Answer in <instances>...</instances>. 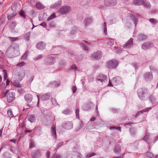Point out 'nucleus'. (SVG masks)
I'll return each instance as SVG.
<instances>
[{"instance_id": "f257e3e1", "label": "nucleus", "mask_w": 158, "mask_h": 158, "mask_svg": "<svg viewBox=\"0 0 158 158\" xmlns=\"http://www.w3.org/2000/svg\"><path fill=\"white\" fill-rule=\"evenodd\" d=\"M19 46L18 45L12 44L6 52V56L8 58L15 57L19 55Z\"/></svg>"}, {"instance_id": "f03ea898", "label": "nucleus", "mask_w": 158, "mask_h": 158, "mask_svg": "<svg viewBox=\"0 0 158 158\" xmlns=\"http://www.w3.org/2000/svg\"><path fill=\"white\" fill-rule=\"evenodd\" d=\"M137 93L139 98L142 100H145L149 95L148 89L145 87L139 89Z\"/></svg>"}, {"instance_id": "7ed1b4c3", "label": "nucleus", "mask_w": 158, "mask_h": 158, "mask_svg": "<svg viewBox=\"0 0 158 158\" xmlns=\"http://www.w3.org/2000/svg\"><path fill=\"white\" fill-rule=\"evenodd\" d=\"M4 98H6L8 103L12 102L15 99V93L13 92H10L9 90L2 94Z\"/></svg>"}, {"instance_id": "20e7f679", "label": "nucleus", "mask_w": 158, "mask_h": 158, "mask_svg": "<svg viewBox=\"0 0 158 158\" xmlns=\"http://www.w3.org/2000/svg\"><path fill=\"white\" fill-rule=\"evenodd\" d=\"M71 9V7L69 6H63L57 10V13L60 15H66L69 12Z\"/></svg>"}, {"instance_id": "39448f33", "label": "nucleus", "mask_w": 158, "mask_h": 158, "mask_svg": "<svg viewBox=\"0 0 158 158\" xmlns=\"http://www.w3.org/2000/svg\"><path fill=\"white\" fill-rule=\"evenodd\" d=\"M118 65V62L115 59H112L107 63V67L110 69H115Z\"/></svg>"}, {"instance_id": "423d86ee", "label": "nucleus", "mask_w": 158, "mask_h": 158, "mask_svg": "<svg viewBox=\"0 0 158 158\" xmlns=\"http://www.w3.org/2000/svg\"><path fill=\"white\" fill-rule=\"evenodd\" d=\"M121 79L119 77L117 76L112 78L111 80H109L108 86L112 87L113 86L118 85L121 83Z\"/></svg>"}, {"instance_id": "0eeeda50", "label": "nucleus", "mask_w": 158, "mask_h": 158, "mask_svg": "<svg viewBox=\"0 0 158 158\" xmlns=\"http://www.w3.org/2000/svg\"><path fill=\"white\" fill-rule=\"evenodd\" d=\"M78 153L75 152H67L64 155L63 158H77Z\"/></svg>"}, {"instance_id": "6e6552de", "label": "nucleus", "mask_w": 158, "mask_h": 158, "mask_svg": "<svg viewBox=\"0 0 158 158\" xmlns=\"http://www.w3.org/2000/svg\"><path fill=\"white\" fill-rule=\"evenodd\" d=\"M25 76V72L23 70H21L19 71L17 73V81H21L23 78Z\"/></svg>"}, {"instance_id": "1a4fd4ad", "label": "nucleus", "mask_w": 158, "mask_h": 158, "mask_svg": "<svg viewBox=\"0 0 158 158\" xmlns=\"http://www.w3.org/2000/svg\"><path fill=\"white\" fill-rule=\"evenodd\" d=\"M33 158H39L41 156V153L39 149H36L32 151L31 153Z\"/></svg>"}, {"instance_id": "9d476101", "label": "nucleus", "mask_w": 158, "mask_h": 158, "mask_svg": "<svg viewBox=\"0 0 158 158\" xmlns=\"http://www.w3.org/2000/svg\"><path fill=\"white\" fill-rule=\"evenodd\" d=\"M62 127L66 129L69 130L73 127V123L71 121H68L63 123L62 124Z\"/></svg>"}, {"instance_id": "9b49d317", "label": "nucleus", "mask_w": 158, "mask_h": 158, "mask_svg": "<svg viewBox=\"0 0 158 158\" xmlns=\"http://www.w3.org/2000/svg\"><path fill=\"white\" fill-rule=\"evenodd\" d=\"M102 52L100 51H98L92 55L91 57L95 59L99 60L102 57Z\"/></svg>"}, {"instance_id": "f8f14e48", "label": "nucleus", "mask_w": 158, "mask_h": 158, "mask_svg": "<svg viewBox=\"0 0 158 158\" xmlns=\"http://www.w3.org/2000/svg\"><path fill=\"white\" fill-rule=\"evenodd\" d=\"M55 62V59L52 56H49L45 60V62L47 65H51Z\"/></svg>"}, {"instance_id": "ddd939ff", "label": "nucleus", "mask_w": 158, "mask_h": 158, "mask_svg": "<svg viewBox=\"0 0 158 158\" xmlns=\"http://www.w3.org/2000/svg\"><path fill=\"white\" fill-rule=\"evenodd\" d=\"M109 0H105L104 2L105 6H115L117 4L116 0H113V2H110Z\"/></svg>"}, {"instance_id": "4468645a", "label": "nucleus", "mask_w": 158, "mask_h": 158, "mask_svg": "<svg viewBox=\"0 0 158 158\" xmlns=\"http://www.w3.org/2000/svg\"><path fill=\"white\" fill-rule=\"evenodd\" d=\"M133 39L131 38L130 39L123 45V47L126 48H129L132 47L133 45Z\"/></svg>"}, {"instance_id": "2eb2a0df", "label": "nucleus", "mask_w": 158, "mask_h": 158, "mask_svg": "<svg viewBox=\"0 0 158 158\" xmlns=\"http://www.w3.org/2000/svg\"><path fill=\"white\" fill-rule=\"evenodd\" d=\"M121 151V146L119 144H117L115 146L114 152L115 153L119 154L120 153Z\"/></svg>"}, {"instance_id": "dca6fc26", "label": "nucleus", "mask_w": 158, "mask_h": 158, "mask_svg": "<svg viewBox=\"0 0 158 158\" xmlns=\"http://www.w3.org/2000/svg\"><path fill=\"white\" fill-rule=\"evenodd\" d=\"M46 46L45 43L43 42L38 43L36 45V47L38 49L42 50L45 48Z\"/></svg>"}, {"instance_id": "f3484780", "label": "nucleus", "mask_w": 158, "mask_h": 158, "mask_svg": "<svg viewBox=\"0 0 158 158\" xmlns=\"http://www.w3.org/2000/svg\"><path fill=\"white\" fill-rule=\"evenodd\" d=\"M24 99L27 102V103H30L31 102L33 99V96H32L29 94H26L24 96Z\"/></svg>"}, {"instance_id": "a211bd4d", "label": "nucleus", "mask_w": 158, "mask_h": 158, "mask_svg": "<svg viewBox=\"0 0 158 158\" xmlns=\"http://www.w3.org/2000/svg\"><path fill=\"white\" fill-rule=\"evenodd\" d=\"M106 79V76L102 74L99 75V76L97 77V80L98 81H100V82L103 83V82H105V80Z\"/></svg>"}, {"instance_id": "6ab92c4d", "label": "nucleus", "mask_w": 158, "mask_h": 158, "mask_svg": "<svg viewBox=\"0 0 158 158\" xmlns=\"http://www.w3.org/2000/svg\"><path fill=\"white\" fill-rule=\"evenodd\" d=\"M51 133L52 136L54 139L56 138V128L54 126L52 125L51 128Z\"/></svg>"}, {"instance_id": "aec40b11", "label": "nucleus", "mask_w": 158, "mask_h": 158, "mask_svg": "<svg viewBox=\"0 0 158 158\" xmlns=\"http://www.w3.org/2000/svg\"><path fill=\"white\" fill-rule=\"evenodd\" d=\"M61 1H59L51 5L50 8L52 9H56L61 6Z\"/></svg>"}, {"instance_id": "412c9836", "label": "nucleus", "mask_w": 158, "mask_h": 158, "mask_svg": "<svg viewBox=\"0 0 158 158\" xmlns=\"http://www.w3.org/2000/svg\"><path fill=\"white\" fill-rule=\"evenodd\" d=\"M51 94L49 93H47L42 96L41 100L42 101H46L48 100L50 98Z\"/></svg>"}, {"instance_id": "4be33fe9", "label": "nucleus", "mask_w": 158, "mask_h": 158, "mask_svg": "<svg viewBox=\"0 0 158 158\" xmlns=\"http://www.w3.org/2000/svg\"><path fill=\"white\" fill-rule=\"evenodd\" d=\"M152 46V43L146 42L144 43L142 45V48L144 50Z\"/></svg>"}, {"instance_id": "5701e85b", "label": "nucleus", "mask_w": 158, "mask_h": 158, "mask_svg": "<svg viewBox=\"0 0 158 158\" xmlns=\"http://www.w3.org/2000/svg\"><path fill=\"white\" fill-rule=\"evenodd\" d=\"M144 77L146 81L150 80L152 78V75L151 73H147L144 74Z\"/></svg>"}, {"instance_id": "b1692460", "label": "nucleus", "mask_w": 158, "mask_h": 158, "mask_svg": "<svg viewBox=\"0 0 158 158\" xmlns=\"http://www.w3.org/2000/svg\"><path fill=\"white\" fill-rule=\"evenodd\" d=\"M144 1L143 0H134L133 3L135 5L141 6L143 5Z\"/></svg>"}, {"instance_id": "393cba45", "label": "nucleus", "mask_w": 158, "mask_h": 158, "mask_svg": "<svg viewBox=\"0 0 158 158\" xmlns=\"http://www.w3.org/2000/svg\"><path fill=\"white\" fill-rule=\"evenodd\" d=\"M147 38V36L143 34H140L138 36V40L140 41L145 40Z\"/></svg>"}, {"instance_id": "a878e982", "label": "nucleus", "mask_w": 158, "mask_h": 158, "mask_svg": "<svg viewBox=\"0 0 158 158\" xmlns=\"http://www.w3.org/2000/svg\"><path fill=\"white\" fill-rule=\"evenodd\" d=\"M19 81H17V79H14L13 82V85L15 87L20 88L21 87V85L19 83Z\"/></svg>"}, {"instance_id": "bb28decb", "label": "nucleus", "mask_w": 158, "mask_h": 158, "mask_svg": "<svg viewBox=\"0 0 158 158\" xmlns=\"http://www.w3.org/2000/svg\"><path fill=\"white\" fill-rule=\"evenodd\" d=\"M28 120L31 123H34L35 121V116L34 114L30 115L28 118Z\"/></svg>"}, {"instance_id": "cd10ccee", "label": "nucleus", "mask_w": 158, "mask_h": 158, "mask_svg": "<svg viewBox=\"0 0 158 158\" xmlns=\"http://www.w3.org/2000/svg\"><path fill=\"white\" fill-rule=\"evenodd\" d=\"M131 18L132 20L134 22L135 24V26L136 25V22L137 20V17L135 15H131Z\"/></svg>"}, {"instance_id": "c85d7f7f", "label": "nucleus", "mask_w": 158, "mask_h": 158, "mask_svg": "<svg viewBox=\"0 0 158 158\" xmlns=\"http://www.w3.org/2000/svg\"><path fill=\"white\" fill-rule=\"evenodd\" d=\"M89 105H85L84 106L83 108V110H84L85 111H87V110H90V109L91 108L90 107H89L88 106H89V104H92V105L94 106L93 103H92L91 102H89Z\"/></svg>"}, {"instance_id": "c756f323", "label": "nucleus", "mask_w": 158, "mask_h": 158, "mask_svg": "<svg viewBox=\"0 0 158 158\" xmlns=\"http://www.w3.org/2000/svg\"><path fill=\"white\" fill-rule=\"evenodd\" d=\"M152 109L151 108H148L145 109H143L139 112H138L136 114H137L138 116L141 114H143L144 112H146L147 111H148Z\"/></svg>"}, {"instance_id": "7c9ffc66", "label": "nucleus", "mask_w": 158, "mask_h": 158, "mask_svg": "<svg viewBox=\"0 0 158 158\" xmlns=\"http://www.w3.org/2000/svg\"><path fill=\"white\" fill-rule=\"evenodd\" d=\"M92 19L90 18H87L85 19L84 23L85 25H86L90 23L92 21Z\"/></svg>"}, {"instance_id": "2f4dec72", "label": "nucleus", "mask_w": 158, "mask_h": 158, "mask_svg": "<svg viewBox=\"0 0 158 158\" xmlns=\"http://www.w3.org/2000/svg\"><path fill=\"white\" fill-rule=\"evenodd\" d=\"M36 7L39 9H43L44 7V6L41 3L38 2L36 3Z\"/></svg>"}, {"instance_id": "473e14b6", "label": "nucleus", "mask_w": 158, "mask_h": 158, "mask_svg": "<svg viewBox=\"0 0 158 158\" xmlns=\"http://www.w3.org/2000/svg\"><path fill=\"white\" fill-rule=\"evenodd\" d=\"M35 143L33 140H31L29 143V148L31 149L35 147Z\"/></svg>"}, {"instance_id": "72a5a7b5", "label": "nucleus", "mask_w": 158, "mask_h": 158, "mask_svg": "<svg viewBox=\"0 0 158 158\" xmlns=\"http://www.w3.org/2000/svg\"><path fill=\"white\" fill-rule=\"evenodd\" d=\"M31 35L30 32H28L25 34L24 35V38L27 41H29L30 39V37Z\"/></svg>"}, {"instance_id": "f704fd0d", "label": "nucleus", "mask_w": 158, "mask_h": 158, "mask_svg": "<svg viewBox=\"0 0 158 158\" xmlns=\"http://www.w3.org/2000/svg\"><path fill=\"white\" fill-rule=\"evenodd\" d=\"M143 5L145 7L149 8L151 7V5L150 4L149 2L147 1H144V3Z\"/></svg>"}, {"instance_id": "c9c22d12", "label": "nucleus", "mask_w": 158, "mask_h": 158, "mask_svg": "<svg viewBox=\"0 0 158 158\" xmlns=\"http://www.w3.org/2000/svg\"><path fill=\"white\" fill-rule=\"evenodd\" d=\"M3 156L4 158H10L11 157L10 154L7 152H4Z\"/></svg>"}, {"instance_id": "e433bc0d", "label": "nucleus", "mask_w": 158, "mask_h": 158, "mask_svg": "<svg viewBox=\"0 0 158 158\" xmlns=\"http://www.w3.org/2000/svg\"><path fill=\"white\" fill-rule=\"evenodd\" d=\"M146 156L148 158H151L153 156V154L151 152H148L146 153Z\"/></svg>"}, {"instance_id": "4c0bfd02", "label": "nucleus", "mask_w": 158, "mask_h": 158, "mask_svg": "<svg viewBox=\"0 0 158 158\" xmlns=\"http://www.w3.org/2000/svg\"><path fill=\"white\" fill-rule=\"evenodd\" d=\"M95 155V153L93 152L89 153L86 154L85 156L86 158H89Z\"/></svg>"}, {"instance_id": "58836bf2", "label": "nucleus", "mask_w": 158, "mask_h": 158, "mask_svg": "<svg viewBox=\"0 0 158 158\" xmlns=\"http://www.w3.org/2000/svg\"><path fill=\"white\" fill-rule=\"evenodd\" d=\"M56 17V14L55 13H53L47 19V21H49Z\"/></svg>"}, {"instance_id": "ea45409f", "label": "nucleus", "mask_w": 158, "mask_h": 158, "mask_svg": "<svg viewBox=\"0 0 158 158\" xmlns=\"http://www.w3.org/2000/svg\"><path fill=\"white\" fill-rule=\"evenodd\" d=\"M7 113L8 116L10 118H12L14 117L12 112L11 110H7Z\"/></svg>"}, {"instance_id": "a19ab883", "label": "nucleus", "mask_w": 158, "mask_h": 158, "mask_svg": "<svg viewBox=\"0 0 158 158\" xmlns=\"http://www.w3.org/2000/svg\"><path fill=\"white\" fill-rule=\"evenodd\" d=\"M28 53V51H26L25 52L23 55L22 56L21 59L22 60H24L26 58Z\"/></svg>"}, {"instance_id": "79ce46f5", "label": "nucleus", "mask_w": 158, "mask_h": 158, "mask_svg": "<svg viewBox=\"0 0 158 158\" xmlns=\"http://www.w3.org/2000/svg\"><path fill=\"white\" fill-rule=\"evenodd\" d=\"M148 135H146L142 139L145 141L148 144H149L150 142L148 141Z\"/></svg>"}, {"instance_id": "37998d69", "label": "nucleus", "mask_w": 158, "mask_h": 158, "mask_svg": "<svg viewBox=\"0 0 158 158\" xmlns=\"http://www.w3.org/2000/svg\"><path fill=\"white\" fill-rule=\"evenodd\" d=\"M149 21L152 24H156L157 23V21L156 19L153 18L149 19Z\"/></svg>"}, {"instance_id": "c03bdc74", "label": "nucleus", "mask_w": 158, "mask_h": 158, "mask_svg": "<svg viewBox=\"0 0 158 158\" xmlns=\"http://www.w3.org/2000/svg\"><path fill=\"white\" fill-rule=\"evenodd\" d=\"M81 46L82 47V48L85 50H86V51H87L88 50V48L87 47V46L85 44H81Z\"/></svg>"}, {"instance_id": "a18cd8bd", "label": "nucleus", "mask_w": 158, "mask_h": 158, "mask_svg": "<svg viewBox=\"0 0 158 158\" xmlns=\"http://www.w3.org/2000/svg\"><path fill=\"white\" fill-rule=\"evenodd\" d=\"M15 15V13H13L11 14H10L8 15L7 19L8 20H10L11 18Z\"/></svg>"}, {"instance_id": "49530a36", "label": "nucleus", "mask_w": 158, "mask_h": 158, "mask_svg": "<svg viewBox=\"0 0 158 158\" xmlns=\"http://www.w3.org/2000/svg\"><path fill=\"white\" fill-rule=\"evenodd\" d=\"M25 64V63L24 62H21L17 64L16 66L20 67L23 66Z\"/></svg>"}, {"instance_id": "de8ad7c7", "label": "nucleus", "mask_w": 158, "mask_h": 158, "mask_svg": "<svg viewBox=\"0 0 158 158\" xmlns=\"http://www.w3.org/2000/svg\"><path fill=\"white\" fill-rule=\"evenodd\" d=\"M103 26L104 27V33L105 34H107V27L106 25V22H104V24H103Z\"/></svg>"}, {"instance_id": "09e8293b", "label": "nucleus", "mask_w": 158, "mask_h": 158, "mask_svg": "<svg viewBox=\"0 0 158 158\" xmlns=\"http://www.w3.org/2000/svg\"><path fill=\"white\" fill-rule=\"evenodd\" d=\"M43 55H39L38 56L34 58V60H39L42 58Z\"/></svg>"}, {"instance_id": "8fccbe9b", "label": "nucleus", "mask_w": 158, "mask_h": 158, "mask_svg": "<svg viewBox=\"0 0 158 158\" xmlns=\"http://www.w3.org/2000/svg\"><path fill=\"white\" fill-rule=\"evenodd\" d=\"M2 72L4 74V79L5 80L6 79L7 77V75L6 73V70L3 69L2 70Z\"/></svg>"}, {"instance_id": "3c124183", "label": "nucleus", "mask_w": 158, "mask_h": 158, "mask_svg": "<svg viewBox=\"0 0 158 158\" xmlns=\"http://www.w3.org/2000/svg\"><path fill=\"white\" fill-rule=\"evenodd\" d=\"M63 145V142H60L58 143L57 144V145L56 147V148H55V149H58L59 148L61 147Z\"/></svg>"}, {"instance_id": "603ef678", "label": "nucleus", "mask_w": 158, "mask_h": 158, "mask_svg": "<svg viewBox=\"0 0 158 158\" xmlns=\"http://www.w3.org/2000/svg\"><path fill=\"white\" fill-rule=\"evenodd\" d=\"M20 16L23 18H25L26 17V15H25L24 12V11L22 10L19 13Z\"/></svg>"}, {"instance_id": "864d4df0", "label": "nucleus", "mask_w": 158, "mask_h": 158, "mask_svg": "<svg viewBox=\"0 0 158 158\" xmlns=\"http://www.w3.org/2000/svg\"><path fill=\"white\" fill-rule=\"evenodd\" d=\"M70 110L69 109H66L62 112V113L65 114L67 115L70 113Z\"/></svg>"}, {"instance_id": "5fc2aeb1", "label": "nucleus", "mask_w": 158, "mask_h": 158, "mask_svg": "<svg viewBox=\"0 0 158 158\" xmlns=\"http://www.w3.org/2000/svg\"><path fill=\"white\" fill-rule=\"evenodd\" d=\"M51 101L53 105L55 106L56 105L57 102L55 99H53V98H51Z\"/></svg>"}, {"instance_id": "6e6d98bb", "label": "nucleus", "mask_w": 158, "mask_h": 158, "mask_svg": "<svg viewBox=\"0 0 158 158\" xmlns=\"http://www.w3.org/2000/svg\"><path fill=\"white\" fill-rule=\"evenodd\" d=\"M79 109H77L76 110L75 112H76V117L78 119L79 118Z\"/></svg>"}, {"instance_id": "4d7b16f0", "label": "nucleus", "mask_w": 158, "mask_h": 158, "mask_svg": "<svg viewBox=\"0 0 158 158\" xmlns=\"http://www.w3.org/2000/svg\"><path fill=\"white\" fill-rule=\"evenodd\" d=\"M17 91L20 94H22L24 93L23 89L21 88H18V89H17Z\"/></svg>"}, {"instance_id": "13d9d810", "label": "nucleus", "mask_w": 158, "mask_h": 158, "mask_svg": "<svg viewBox=\"0 0 158 158\" xmlns=\"http://www.w3.org/2000/svg\"><path fill=\"white\" fill-rule=\"evenodd\" d=\"M77 69V68L75 65H73L70 68V69H72L74 70V71H76Z\"/></svg>"}, {"instance_id": "bf43d9fd", "label": "nucleus", "mask_w": 158, "mask_h": 158, "mask_svg": "<svg viewBox=\"0 0 158 158\" xmlns=\"http://www.w3.org/2000/svg\"><path fill=\"white\" fill-rule=\"evenodd\" d=\"M15 27V25L14 22H12L10 24V28L11 29H13Z\"/></svg>"}, {"instance_id": "052dcab7", "label": "nucleus", "mask_w": 158, "mask_h": 158, "mask_svg": "<svg viewBox=\"0 0 158 158\" xmlns=\"http://www.w3.org/2000/svg\"><path fill=\"white\" fill-rule=\"evenodd\" d=\"M52 84L56 87H58L60 85V84L58 83L56 81L53 82L52 83Z\"/></svg>"}, {"instance_id": "680f3d73", "label": "nucleus", "mask_w": 158, "mask_h": 158, "mask_svg": "<svg viewBox=\"0 0 158 158\" xmlns=\"http://www.w3.org/2000/svg\"><path fill=\"white\" fill-rule=\"evenodd\" d=\"M77 88L75 86H73L72 88V89L73 90V93H75L77 90Z\"/></svg>"}, {"instance_id": "e2e57ef3", "label": "nucleus", "mask_w": 158, "mask_h": 158, "mask_svg": "<svg viewBox=\"0 0 158 158\" xmlns=\"http://www.w3.org/2000/svg\"><path fill=\"white\" fill-rule=\"evenodd\" d=\"M8 38L11 42H13V41H15V40H16L17 39V38L16 37L13 38V37H9Z\"/></svg>"}, {"instance_id": "0e129e2a", "label": "nucleus", "mask_w": 158, "mask_h": 158, "mask_svg": "<svg viewBox=\"0 0 158 158\" xmlns=\"http://www.w3.org/2000/svg\"><path fill=\"white\" fill-rule=\"evenodd\" d=\"M116 129L119 130L120 131H121V127H111L110 128V129Z\"/></svg>"}, {"instance_id": "69168bd1", "label": "nucleus", "mask_w": 158, "mask_h": 158, "mask_svg": "<svg viewBox=\"0 0 158 158\" xmlns=\"http://www.w3.org/2000/svg\"><path fill=\"white\" fill-rule=\"evenodd\" d=\"M107 44L108 45L111 46H113V44H114V41H110L107 42Z\"/></svg>"}, {"instance_id": "338daca9", "label": "nucleus", "mask_w": 158, "mask_h": 158, "mask_svg": "<svg viewBox=\"0 0 158 158\" xmlns=\"http://www.w3.org/2000/svg\"><path fill=\"white\" fill-rule=\"evenodd\" d=\"M34 76H31V77L29 78L28 81V82L29 83L31 84V83L34 79Z\"/></svg>"}, {"instance_id": "774afa93", "label": "nucleus", "mask_w": 158, "mask_h": 158, "mask_svg": "<svg viewBox=\"0 0 158 158\" xmlns=\"http://www.w3.org/2000/svg\"><path fill=\"white\" fill-rule=\"evenodd\" d=\"M49 25L51 27H54L55 26V23L53 22H52L50 23Z\"/></svg>"}]
</instances>
